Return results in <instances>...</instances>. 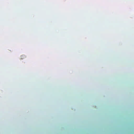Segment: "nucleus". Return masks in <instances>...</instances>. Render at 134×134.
Wrapping results in <instances>:
<instances>
[{
    "instance_id": "nucleus-1",
    "label": "nucleus",
    "mask_w": 134,
    "mask_h": 134,
    "mask_svg": "<svg viewBox=\"0 0 134 134\" xmlns=\"http://www.w3.org/2000/svg\"><path fill=\"white\" fill-rule=\"evenodd\" d=\"M26 57V56L25 55H23L21 56V59H23L24 58H25Z\"/></svg>"
}]
</instances>
